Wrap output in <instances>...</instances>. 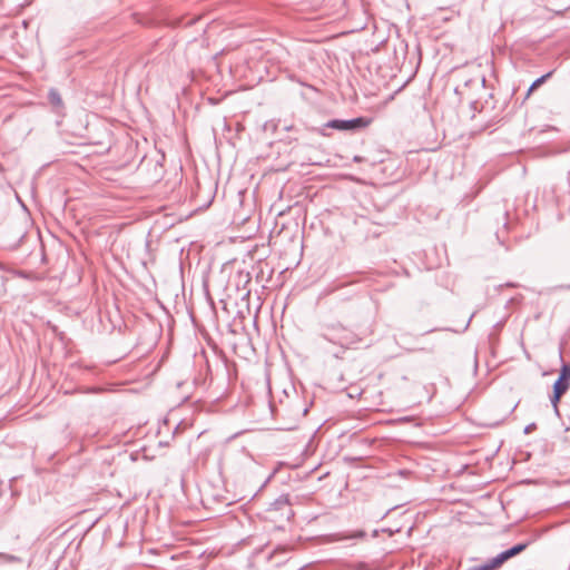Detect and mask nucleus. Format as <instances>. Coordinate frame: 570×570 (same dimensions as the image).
I'll use <instances>...</instances> for the list:
<instances>
[{
  "label": "nucleus",
  "instance_id": "6e6552de",
  "mask_svg": "<svg viewBox=\"0 0 570 570\" xmlns=\"http://www.w3.org/2000/svg\"><path fill=\"white\" fill-rule=\"evenodd\" d=\"M335 330V327H328L327 331L323 334V337L330 342H333V343H336V341L334 340V335H333V331Z\"/></svg>",
  "mask_w": 570,
  "mask_h": 570
},
{
  "label": "nucleus",
  "instance_id": "423d86ee",
  "mask_svg": "<svg viewBox=\"0 0 570 570\" xmlns=\"http://www.w3.org/2000/svg\"><path fill=\"white\" fill-rule=\"evenodd\" d=\"M552 73H543L542 77H540L539 79H537L529 88V91H528V95L534 89L537 88L539 85L543 83Z\"/></svg>",
  "mask_w": 570,
  "mask_h": 570
},
{
  "label": "nucleus",
  "instance_id": "39448f33",
  "mask_svg": "<svg viewBox=\"0 0 570 570\" xmlns=\"http://www.w3.org/2000/svg\"><path fill=\"white\" fill-rule=\"evenodd\" d=\"M501 568L495 558L490 559L488 562L481 566L472 567L468 570H497Z\"/></svg>",
  "mask_w": 570,
  "mask_h": 570
},
{
  "label": "nucleus",
  "instance_id": "0eeeda50",
  "mask_svg": "<svg viewBox=\"0 0 570 570\" xmlns=\"http://www.w3.org/2000/svg\"><path fill=\"white\" fill-rule=\"evenodd\" d=\"M0 558H1L4 562H17V561H19V558H18V557L12 556V554L2 553V552H0Z\"/></svg>",
  "mask_w": 570,
  "mask_h": 570
},
{
  "label": "nucleus",
  "instance_id": "f03ea898",
  "mask_svg": "<svg viewBox=\"0 0 570 570\" xmlns=\"http://www.w3.org/2000/svg\"><path fill=\"white\" fill-rule=\"evenodd\" d=\"M370 125V120L363 117L354 118L351 120H340L334 119L330 120L325 126L327 128L348 131V130H355L360 128L367 127Z\"/></svg>",
  "mask_w": 570,
  "mask_h": 570
},
{
  "label": "nucleus",
  "instance_id": "7ed1b4c3",
  "mask_svg": "<svg viewBox=\"0 0 570 570\" xmlns=\"http://www.w3.org/2000/svg\"><path fill=\"white\" fill-rule=\"evenodd\" d=\"M527 547H528V542L518 543V544L513 546L512 548H510L505 551H502L494 558L497 559L498 563L502 567V564L504 562H507L509 559L523 552L527 549Z\"/></svg>",
  "mask_w": 570,
  "mask_h": 570
},
{
  "label": "nucleus",
  "instance_id": "20e7f679",
  "mask_svg": "<svg viewBox=\"0 0 570 570\" xmlns=\"http://www.w3.org/2000/svg\"><path fill=\"white\" fill-rule=\"evenodd\" d=\"M48 98L52 107H55L56 109L62 108V99L56 89H50Z\"/></svg>",
  "mask_w": 570,
  "mask_h": 570
},
{
  "label": "nucleus",
  "instance_id": "1a4fd4ad",
  "mask_svg": "<svg viewBox=\"0 0 570 570\" xmlns=\"http://www.w3.org/2000/svg\"><path fill=\"white\" fill-rule=\"evenodd\" d=\"M531 431V425L525 428V433H529Z\"/></svg>",
  "mask_w": 570,
  "mask_h": 570
},
{
  "label": "nucleus",
  "instance_id": "f257e3e1",
  "mask_svg": "<svg viewBox=\"0 0 570 570\" xmlns=\"http://www.w3.org/2000/svg\"><path fill=\"white\" fill-rule=\"evenodd\" d=\"M570 365H563L559 379L553 385V396L551 403L557 407L560 397L568 391L570 386Z\"/></svg>",
  "mask_w": 570,
  "mask_h": 570
}]
</instances>
